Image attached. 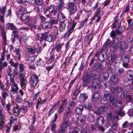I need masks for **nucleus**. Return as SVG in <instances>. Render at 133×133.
Masks as SVG:
<instances>
[{
	"label": "nucleus",
	"instance_id": "1a4fd4ad",
	"mask_svg": "<svg viewBox=\"0 0 133 133\" xmlns=\"http://www.w3.org/2000/svg\"><path fill=\"white\" fill-rule=\"evenodd\" d=\"M18 14L22 15L21 18L25 24V22L24 20L23 19V18L25 16H26V15H28V17L27 18L29 19H30L31 18L29 17V14L25 12V11L23 8H21L19 10Z\"/></svg>",
	"mask_w": 133,
	"mask_h": 133
},
{
	"label": "nucleus",
	"instance_id": "de8ad7c7",
	"mask_svg": "<svg viewBox=\"0 0 133 133\" xmlns=\"http://www.w3.org/2000/svg\"><path fill=\"white\" fill-rule=\"evenodd\" d=\"M111 42L109 39H107L104 44V46L106 48H108L110 45Z\"/></svg>",
	"mask_w": 133,
	"mask_h": 133
},
{
	"label": "nucleus",
	"instance_id": "473e14b6",
	"mask_svg": "<svg viewBox=\"0 0 133 133\" xmlns=\"http://www.w3.org/2000/svg\"><path fill=\"white\" fill-rule=\"evenodd\" d=\"M118 116H116L114 117H113V114L112 113H110L108 114V118L109 120L111 121H113L116 118H117Z\"/></svg>",
	"mask_w": 133,
	"mask_h": 133
},
{
	"label": "nucleus",
	"instance_id": "9b49d317",
	"mask_svg": "<svg viewBox=\"0 0 133 133\" xmlns=\"http://www.w3.org/2000/svg\"><path fill=\"white\" fill-rule=\"evenodd\" d=\"M5 53L4 52H3L1 54V58H0V70H2V68L6 66L7 65V64L6 62H5L3 63H2L1 62L3 61L4 59Z\"/></svg>",
	"mask_w": 133,
	"mask_h": 133
},
{
	"label": "nucleus",
	"instance_id": "a878e982",
	"mask_svg": "<svg viewBox=\"0 0 133 133\" xmlns=\"http://www.w3.org/2000/svg\"><path fill=\"white\" fill-rule=\"evenodd\" d=\"M51 25L49 22H45L42 25V28L44 29H46L49 28L51 27Z\"/></svg>",
	"mask_w": 133,
	"mask_h": 133
},
{
	"label": "nucleus",
	"instance_id": "39448f33",
	"mask_svg": "<svg viewBox=\"0 0 133 133\" xmlns=\"http://www.w3.org/2000/svg\"><path fill=\"white\" fill-rule=\"evenodd\" d=\"M10 84L11 86V91L13 92V94L17 93L19 88L14 79L10 80Z\"/></svg>",
	"mask_w": 133,
	"mask_h": 133
},
{
	"label": "nucleus",
	"instance_id": "0eeeda50",
	"mask_svg": "<svg viewBox=\"0 0 133 133\" xmlns=\"http://www.w3.org/2000/svg\"><path fill=\"white\" fill-rule=\"evenodd\" d=\"M38 79V76L35 74L32 75L31 77L30 82L31 86L33 88L35 87L36 85Z\"/></svg>",
	"mask_w": 133,
	"mask_h": 133
},
{
	"label": "nucleus",
	"instance_id": "338daca9",
	"mask_svg": "<svg viewBox=\"0 0 133 133\" xmlns=\"http://www.w3.org/2000/svg\"><path fill=\"white\" fill-rule=\"evenodd\" d=\"M112 127L114 130H116L117 128V123L114 122L112 125Z\"/></svg>",
	"mask_w": 133,
	"mask_h": 133
},
{
	"label": "nucleus",
	"instance_id": "052dcab7",
	"mask_svg": "<svg viewBox=\"0 0 133 133\" xmlns=\"http://www.w3.org/2000/svg\"><path fill=\"white\" fill-rule=\"evenodd\" d=\"M99 125H97L96 123V124H93L91 125L92 130H94L97 129V128H98L99 127Z\"/></svg>",
	"mask_w": 133,
	"mask_h": 133
},
{
	"label": "nucleus",
	"instance_id": "a18cd8bd",
	"mask_svg": "<svg viewBox=\"0 0 133 133\" xmlns=\"http://www.w3.org/2000/svg\"><path fill=\"white\" fill-rule=\"evenodd\" d=\"M88 95L87 94H83L80 95V98L83 100H84L87 99Z\"/></svg>",
	"mask_w": 133,
	"mask_h": 133
},
{
	"label": "nucleus",
	"instance_id": "603ef678",
	"mask_svg": "<svg viewBox=\"0 0 133 133\" xmlns=\"http://www.w3.org/2000/svg\"><path fill=\"white\" fill-rule=\"evenodd\" d=\"M88 20V19L87 18H86L84 20H83L82 21L80 25L79 26V28L80 29L82 28L85 22H86Z\"/></svg>",
	"mask_w": 133,
	"mask_h": 133
},
{
	"label": "nucleus",
	"instance_id": "37998d69",
	"mask_svg": "<svg viewBox=\"0 0 133 133\" xmlns=\"http://www.w3.org/2000/svg\"><path fill=\"white\" fill-rule=\"evenodd\" d=\"M71 110L69 108H68L66 110L65 115L66 117L70 116L71 114Z\"/></svg>",
	"mask_w": 133,
	"mask_h": 133
},
{
	"label": "nucleus",
	"instance_id": "5fc2aeb1",
	"mask_svg": "<svg viewBox=\"0 0 133 133\" xmlns=\"http://www.w3.org/2000/svg\"><path fill=\"white\" fill-rule=\"evenodd\" d=\"M79 93V91L77 89L75 90L72 95L73 98H76Z\"/></svg>",
	"mask_w": 133,
	"mask_h": 133
},
{
	"label": "nucleus",
	"instance_id": "7ed1b4c3",
	"mask_svg": "<svg viewBox=\"0 0 133 133\" xmlns=\"http://www.w3.org/2000/svg\"><path fill=\"white\" fill-rule=\"evenodd\" d=\"M103 99L105 101L108 100H109L110 106L111 108H114L116 106L117 99L114 98L111 94L108 93L105 94L103 97Z\"/></svg>",
	"mask_w": 133,
	"mask_h": 133
},
{
	"label": "nucleus",
	"instance_id": "6e6552de",
	"mask_svg": "<svg viewBox=\"0 0 133 133\" xmlns=\"http://www.w3.org/2000/svg\"><path fill=\"white\" fill-rule=\"evenodd\" d=\"M68 8L69 10L70 14L72 15L76 12L77 10V6L75 4L71 3H69Z\"/></svg>",
	"mask_w": 133,
	"mask_h": 133
},
{
	"label": "nucleus",
	"instance_id": "c756f323",
	"mask_svg": "<svg viewBox=\"0 0 133 133\" xmlns=\"http://www.w3.org/2000/svg\"><path fill=\"white\" fill-rule=\"evenodd\" d=\"M26 79H22L20 80V84L22 88L23 89H25L26 86Z\"/></svg>",
	"mask_w": 133,
	"mask_h": 133
},
{
	"label": "nucleus",
	"instance_id": "13d9d810",
	"mask_svg": "<svg viewBox=\"0 0 133 133\" xmlns=\"http://www.w3.org/2000/svg\"><path fill=\"white\" fill-rule=\"evenodd\" d=\"M128 24V27L129 28L133 24V22H132V19H129L127 21Z\"/></svg>",
	"mask_w": 133,
	"mask_h": 133
},
{
	"label": "nucleus",
	"instance_id": "58836bf2",
	"mask_svg": "<svg viewBox=\"0 0 133 133\" xmlns=\"http://www.w3.org/2000/svg\"><path fill=\"white\" fill-rule=\"evenodd\" d=\"M84 108L88 110L90 109L92 107L91 104L89 102H86L84 104Z\"/></svg>",
	"mask_w": 133,
	"mask_h": 133
},
{
	"label": "nucleus",
	"instance_id": "09e8293b",
	"mask_svg": "<svg viewBox=\"0 0 133 133\" xmlns=\"http://www.w3.org/2000/svg\"><path fill=\"white\" fill-rule=\"evenodd\" d=\"M109 76V74L107 72H104L102 75V77L104 79H107Z\"/></svg>",
	"mask_w": 133,
	"mask_h": 133
},
{
	"label": "nucleus",
	"instance_id": "2f4dec72",
	"mask_svg": "<svg viewBox=\"0 0 133 133\" xmlns=\"http://www.w3.org/2000/svg\"><path fill=\"white\" fill-rule=\"evenodd\" d=\"M27 51L29 54H33L36 52V49L35 48H27Z\"/></svg>",
	"mask_w": 133,
	"mask_h": 133
},
{
	"label": "nucleus",
	"instance_id": "72a5a7b5",
	"mask_svg": "<svg viewBox=\"0 0 133 133\" xmlns=\"http://www.w3.org/2000/svg\"><path fill=\"white\" fill-rule=\"evenodd\" d=\"M124 71V69L122 68H119L115 71L116 75H119L123 73Z\"/></svg>",
	"mask_w": 133,
	"mask_h": 133
},
{
	"label": "nucleus",
	"instance_id": "3c124183",
	"mask_svg": "<svg viewBox=\"0 0 133 133\" xmlns=\"http://www.w3.org/2000/svg\"><path fill=\"white\" fill-rule=\"evenodd\" d=\"M4 119L0 118V129L3 128L4 126Z\"/></svg>",
	"mask_w": 133,
	"mask_h": 133
},
{
	"label": "nucleus",
	"instance_id": "7c9ffc66",
	"mask_svg": "<svg viewBox=\"0 0 133 133\" xmlns=\"http://www.w3.org/2000/svg\"><path fill=\"white\" fill-rule=\"evenodd\" d=\"M49 22L50 24H57L58 23V21L57 19L54 17H52L49 20Z\"/></svg>",
	"mask_w": 133,
	"mask_h": 133
},
{
	"label": "nucleus",
	"instance_id": "c85d7f7f",
	"mask_svg": "<svg viewBox=\"0 0 133 133\" xmlns=\"http://www.w3.org/2000/svg\"><path fill=\"white\" fill-rule=\"evenodd\" d=\"M6 27L8 29L12 30L15 28V26L13 23H8L6 24Z\"/></svg>",
	"mask_w": 133,
	"mask_h": 133
},
{
	"label": "nucleus",
	"instance_id": "ddd939ff",
	"mask_svg": "<svg viewBox=\"0 0 133 133\" xmlns=\"http://www.w3.org/2000/svg\"><path fill=\"white\" fill-rule=\"evenodd\" d=\"M118 47L120 50L122 51L127 48V46L125 42H122L118 44Z\"/></svg>",
	"mask_w": 133,
	"mask_h": 133
},
{
	"label": "nucleus",
	"instance_id": "f03ea898",
	"mask_svg": "<svg viewBox=\"0 0 133 133\" xmlns=\"http://www.w3.org/2000/svg\"><path fill=\"white\" fill-rule=\"evenodd\" d=\"M44 13L46 16L50 17L53 15L55 16L57 13V9L55 6L54 5H51L45 9L44 10Z\"/></svg>",
	"mask_w": 133,
	"mask_h": 133
},
{
	"label": "nucleus",
	"instance_id": "bf43d9fd",
	"mask_svg": "<svg viewBox=\"0 0 133 133\" xmlns=\"http://www.w3.org/2000/svg\"><path fill=\"white\" fill-rule=\"evenodd\" d=\"M129 123L128 121H125L122 124V127L123 128H126L128 127Z\"/></svg>",
	"mask_w": 133,
	"mask_h": 133
},
{
	"label": "nucleus",
	"instance_id": "f3484780",
	"mask_svg": "<svg viewBox=\"0 0 133 133\" xmlns=\"http://www.w3.org/2000/svg\"><path fill=\"white\" fill-rule=\"evenodd\" d=\"M19 108V106L17 104L14 105L13 111L14 115L16 116H18L20 112V110Z\"/></svg>",
	"mask_w": 133,
	"mask_h": 133
},
{
	"label": "nucleus",
	"instance_id": "f8f14e48",
	"mask_svg": "<svg viewBox=\"0 0 133 133\" xmlns=\"http://www.w3.org/2000/svg\"><path fill=\"white\" fill-rule=\"evenodd\" d=\"M94 70L98 71H102L104 69V67L103 66L102 64L99 63H94Z\"/></svg>",
	"mask_w": 133,
	"mask_h": 133
},
{
	"label": "nucleus",
	"instance_id": "cd10ccee",
	"mask_svg": "<svg viewBox=\"0 0 133 133\" xmlns=\"http://www.w3.org/2000/svg\"><path fill=\"white\" fill-rule=\"evenodd\" d=\"M83 106L82 105H78L76 110V112L77 114L81 113L83 111Z\"/></svg>",
	"mask_w": 133,
	"mask_h": 133
},
{
	"label": "nucleus",
	"instance_id": "e2e57ef3",
	"mask_svg": "<svg viewBox=\"0 0 133 133\" xmlns=\"http://www.w3.org/2000/svg\"><path fill=\"white\" fill-rule=\"evenodd\" d=\"M116 31H112L110 33V35L112 37V38L114 37H116Z\"/></svg>",
	"mask_w": 133,
	"mask_h": 133
},
{
	"label": "nucleus",
	"instance_id": "a19ab883",
	"mask_svg": "<svg viewBox=\"0 0 133 133\" xmlns=\"http://www.w3.org/2000/svg\"><path fill=\"white\" fill-rule=\"evenodd\" d=\"M62 45V44H56L55 46V49L58 52H59Z\"/></svg>",
	"mask_w": 133,
	"mask_h": 133
},
{
	"label": "nucleus",
	"instance_id": "6e6d98bb",
	"mask_svg": "<svg viewBox=\"0 0 133 133\" xmlns=\"http://www.w3.org/2000/svg\"><path fill=\"white\" fill-rule=\"evenodd\" d=\"M69 106L68 108H70L72 110L74 109L75 107V104L74 103L71 102L69 103L68 105Z\"/></svg>",
	"mask_w": 133,
	"mask_h": 133
},
{
	"label": "nucleus",
	"instance_id": "bb28decb",
	"mask_svg": "<svg viewBox=\"0 0 133 133\" xmlns=\"http://www.w3.org/2000/svg\"><path fill=\"white\" fill-rule=\"evenodd\" d=\"M15 94V95L14 96L12 95L11 97L14 98L18 103H21L22 102L21 98L20 97V96L17 93Z\"/></svg>",
	"mask_w": 133,
	"mask_h": 133
},
{
	"label": "nucleus",
	"instance_id": "2eb2a0df",
	"mask_svg": "<svg viewBox=\"0 0 133 133\" xmlns=\"http://www.w3.org/2000/svg\"><path fill=\"white\" fill-rule=\"evenodd\" d=\"M105 120L103 117L102 116L99 117L96 119V124L99 126H101L103 124Z\"/></svg>",
	"mask_w": 133,
	"mask_h": 133
},
{
	"label": "nucleus",
	"instance_id": "6ab92c4d",
	"mask_svg": "<svg viewBox=\"0 0 133 133\" xmlns=\"http://www.w3.org/2000/svg\"><path fill=\"white\" fill-rule=\"evenodd\" d=\"M69 120L68 118L65 119L64 121L63 122L62 126V128L66 129L69 125Z\"/></svg>",
	"mask_w": 133,
	"mask_h": 133
},
{
	"label": "nucleus",
	"instance_id": "dca6fc26",
	"mask_svg": "<svg viewBox=\"0 0 133 133\" xmlns=\"http://www.w3.org/2000/svg\"><path fill=\"white\" fill-rule=\"evenodd\" d=\"M100 92L97 90V91H95L92 97V100L93 101L96 102L98 101L99 98Z\"/></svg>",
	"mask_w": 133,
	"mask_h": 133
},
{
	"label": "nucleus",
	"instance_id": "79ce46f5",
	"mask_svg": "<svg viewBox=\"0 0 133 133\" xmlns=\"http://www.w3.org/2000/svg\"><path fill=\"white\" fill-rule=\"evenodd\" d=\"M91 37L90 39V35L89 34H87L85 38V42H87L89 40H90L89 42H90L92 39V36L91 35Z\"/></svg>",
	"mask_w": 133,
	"mask_h": 133
},
{
	"label": "nucleus",
	"instance_id": "4be33fe9",
	"mask_svg": "<svg viewBox=\"0 0 133 133\" xmlns=\"http://www.w3.org/2000/svg\"><path fill=\"white\" fill-rule=\"evenodd\" d=\"M12 71V70L10 68L8 67L7 69V72L8 75L10 76V80L14 79L15 76V75L13 74H10Z\"/></svg>",
	"mask_w": 133,
	"mask_h": 133
},
{
	"label": "nucleus",
	"instance_id": "e433bc0d",
	"mask_svg": "<svg viewBox=\"0 0 133 133\" xmlns=\"http://www.w3.org/2000/svg\"><path fill=\"white\" fill-rule=\"evenodd\" d=\"M88 118L89 121L91 122H93L95 120L94 116L92 114L90 113V112H89Z\"/></svg>",
	"mask_w": 133,
	"mask_h": 133
},
{
	"label": "nucleus",
	"instance_id": "4468645a",
	"mask_svg": "<svg viewBox=\"0 0 133 133\" xmlns=\"http://www.w3.org/2000/svg\"><path fill=\"white\" fill-rule=\"evenodd\" d=\"M123 106H120L116 110V113L121 117L124 116L125 115V112L123 111Z\"/></svg>",
	"mask_w": 133,
	"mask_h": 133
},
{
	"label": "nucleus",
	"instance_id": "393cba45",
	"mask_svg": "<svg viewBox=\"0 0 133 133\" xmlns=\"http://www.w3.org/2000/svg\"><path fill=\"white\" fill-rule=\"evenodd\" d=\"M121 23H119L118 26V29L115 30L116 34L117 35L121 34L123 32V30L121 25Z\"/></svg>",
	"mask_w": 133,
	"mask_h": 133
},
{
	"label": "nucleus",
	"instance_id": "774afa93",
	"mask_svg": "<svg viewBox=\"0 0 133 133\" xmlns=\"http://www.w3.org/2000/svg\"><path fill=\"white\" fill-rule=\"evenodd\" d=\"M42 33H39L37 35V38L38 40L40 41L43 40L42 36Z\"/></svg>",
	"mask_w": 133,
	"mask_h": 133
},
{
	"label": "nucleus",
	"instance_id": "c03bdc74",
	"mask_svg": "<svg viewBox=\"0 0 133 133\" xmlns=\"http://www.w3.org/2000/svg\"><path fill=\"white\" fill-rule=\"evenodd\" d=\"M28 2L27 1L25 0H21L18 2V3L21 4V5H27Z\"/></svg>",
	"mask_w": 133,
	"mask_h": 133
},
{
	"label": "nucleus",
	"instance_id": "aec40b11",
	"mask_svg": "<svg viewBox=\"0 0 133 133\" xmlns=\"http://www.w3.org/2000/svg\"><path fill=\"white\" fill-rule=\"evenodd\" d=\"M66 105L67 104L66 103L64 102H63V103L59 108L58 113L59 114L62 113Z\"/></svg>",
	"mask_w": 133,
	"mask_h": 133
},
{
	"label": "nucleus",
	"instance_id": "ea45409f",
	"mask_svg": "<svg viewBox=\"0 0 133 133\" xmlns=\"http://www.w3.org/2000/svg\"><path fill=\"white\" fill-rule=\"evenodd\" d=\"M111 80L112 81L115 83H117L118 82L119 79L116 77L115 75H112L111 77Z\"/></svg>",
	"mask_w": 133,
	"mask_h": 133
},
{
	"label": "nucleus",
	"instance_id": "c9c22d12",
	"mask_svg": "<svg viewBox=\"0 0 133 133\" xmlns=\"http://www.w3.org/2000/svg\"><path fill=\"white\" fill-rule=\"evenodd\" d=\"M59 12L57 15V18L59 20L61 19V18L63 19L65 18V17L64 15L60 11H59Z\"/></svg>",
	"mask_w": 133,
	"mask_h": 133
},
{
	"label": "nucleus",
	"instance_id": "20e7f679",
	"mask_svg": "<svg viewBox=\"0 0 133 133\" xmlns=\"http://www.w3.org/2000/svg\"><path fill=\"white\" fill-rule=\"evenodd\" d=\"M26 16H25L23 18V19L25 22V24H27L30 28L34 27L36 29H40V28L38 26L33 24H34L33 19L31 18L29 19L27 18L28 17V15Z\"/></svg>",
	"mask_w": 133,
	"mask_h": 133
},
{
	"label": "nucleus",
	"instance_id": "a211bd4d",
	"mask_svg": "<svg viewBox=\"0 0 133 133\" xmlns=\"http://www.w3.org/2000/svg\"><path fill=\"white\" fill-rule=\"evenodd\" d=\"M86 117L84 116L81 115L78 116L77 118V122H80L81 123H84Z\"/></svg>",
	"mask_w": 133,
	"mask_h": 133
},
{
	"label": "nucleus",
	"instance_id": "8fccbe9b",
	"mask_svg": "<svg viewBox=\"0 0 133 133\" xmlns=\"http://www.w3.org/2000/svg\"><path fill=\"white\" fill-rule=\"evenodd\" d=\"M35 118L34 117H32L33 121L32 122V124L29 127V129L31 130L32 131L34 129V126L32 124H34L35 120Z\"/></svg>",
	"mask_w": 133,
	"mask_h": 133
},
{
	"label": "nucleus",
	"instance_id": "412c9836",
	"mask_svg": "<svg viewBox=\"0 0 133 133\" xmlns=\"http://www.w3.org/2000/svg\"><path fill=\"white\" fill-rule=\"evenodd\" d=\"M127 77L129 80H131L133 79V71L131 70H129L127 72Z\"/></svg>",
	"mask_w": 133,
	"mask_h": 133
},
{
	"label": "nucleus",
	"instance_id": "9d476101",
	"mask_svg": "<svg viewBox=\"0 0 133 133\" xmlns=\"http://www.w3.org/2000/svg\"><path fill=\"white\" fill-rule=\"evenodd\" d=\"M122 90L123 89L122 88H119L116 87H111L110 89V90L111 92L116 95L119 94Z\"/></svg>",
	"mask_w": 133,
	"mask_h": 133
},
{
	"label": "nucleus",
	"instance_id": "b1692460",
	"mask_svg": "<svg viewBox=\"0 0 133 133\" xmlns=\"http://www.w3.org/2000/svg\"><path fill=\"white\" fill-rule=\"evenodd\" d=\"M101 11L100 7L98 8L97 10L96 11L95 13L94 16L91 18V21H92L95 19V17H97L98 16H99V15L100 14V12Z\"/></svg>",
	"mask_w": 133,
	"mask_h": 133
},
{
	"label": "nucleus",
	"instance_id": "49530a36",
	"mask_svg": "<svg viewBox=\"0 0 133 133\" xmlns=\"http://www.w3.org/2000/svg\"><path fill=\"white\" fill-rule=\"evenodd\" d=\"M3 36H2V39L3 40V44L4 46V47L5 48V46L6 45V37L5 35H4V33H2Z\"/></svg>",
	"mask_w": 133,
	"mask_h": 133
},
{
	"label": "nucleus",
	"instance_id": "864d4df0",
	"mask_svg": "<svg viewBox=\"0 0 133 133\" xmlns=\"http://www.w3.org/2000/svg\"><path fill=\"white\" fill-rule=\"evenodd\" d=\"M24 65L23 64H21L19 65V69L20 70L19 72H21L24 71Z\"/></svg>",
	"mask_w": 133,
	"mask_h": 133
},
{
	"label": "nucleus",
	"instance_id": "f257e3e1",
	"mask_svg": "<svg viewBox=\"0 0 133 133\" xmlns=\"http://www.w3.org/2000/svg\"><path fill=\"white\" fill-rule=\"evenodd\" d=\"M94 75L92 71H86L82 78L83 83L86 86H92L95 89L98 88L99 86L98 83L94 82H93V84L91 83L92 81L91 78L94 77Z\"/></svg>",
	"mask_w": 133,
	"mask_h": 133
},
{
	"label": "nucleus",
	"instance_id": "680f3d73",
	"mask_svg": "<svg viewBox=\"0 0 133 133\" xmlns=\"http://www.w3.org/2000/svg\"><path fill=\"white\" fill-rule=\"evenodd\" d=\"M12 30V33L14 34V35L17 36L18 34V32L16 27H15L14 30Z\"/></svg>",
	"mask_w": 133,
	"mask_h": 133
},
{
	"label": "nucleus",
	"instance_id": "4d7b16f0",
	"mask_svg": "<svg viewBox=\"0 0 133 133\" xmlns=\"http://www.w3.org/2000/svg\"><path fill=\"white\" fill-rule=\"evenodd\" d=\"M71 132H72V133H81L82 131L79 129L77 128L74 129Z\"/></svg>",
	"mask_w": 133,
	"mask_h": 133
},
{
	"label": "nucleus",
	"instance_id": "4c0bfd02",
	"mask_svg": "<svg viewBox=\"0 0 133 133\" xmlns=\"http://www.w3.org/2000/svg\"><path fill=\"white\" fill-rule=\"evenodd\" d=\"M117 47H118V45H117V44L114 43H112L110 45V48L111 50L112 51H114L117 48Z\"/></svg>",
	"mask_w": 133,
	"mask_h": 133
},
{
	"label": "nucleus",
	"instance_id": "0e129e2a",
	"mask_svg": "<svg viewBox=\"0 0 133 133\" xmlns=\"http://www.w3.org/2000/svg\"><path fill=\"white\" fill-rule=\"evenodd\" d=\"M64 4L63 2H60V3L58 4L57 7L58 9V11H60L61 8L63 6Z\"/></svg>",
	"mask_w": 133,
	"mask_h": 133
},
{
	"label": "nucleus",
	"instance_id": "f704fd0d",
	"mask_svg": "<svg viewBox=\"0 0 133 133\" xmlns=\"http://www.w3.org/2000/svg\"><path fill=\"white\" fill-rule=\"evenodd\" d=\"M65 24L64 23H63L60 24L59 26V31L62 32L64 31L65 29Z\"/></svg>",
	"mask_w": 133,
	"mask_h": 133
},
{
	"label": "nucleus",
	"instance_id": "423d86ee",
	"mask_svg": "<svg viewBox=\"0 0 133 133\" xmlns=\"http://www.w3.org/2000/svg\"><path fill=\"white\" fill-rule=\"evenodd\" d=\"M57 35L58 32L57 31H53L51 34L48 33L46 39L47 41L49 42L53 41L56 39Z\"/></svg>",
	"mask_w": 133,
	"mask_h": 133
},
{
	"label": "nucleus",
	"instance_id": "69168bd1",
	"mask_svg": "<svg viewBox=\"0 0 133 133\" xmlns=\"http://www.w3.org/2000/svg\"><path fill=\"white\" fill-rule=\"evenodd\" d=\"M5 11V8L4 6L2 7V8L0 9V11L2 15H4Z\"/></svg>",
	"mask_w": 133,
	"mask_h": 133
},
{
	"label": "nucleus",
	"instance_id": "5701e85b",
	"mask_svg": "<svg viewBox=\"0 0 133 133\" xmlns=\"http://www.w3.org/2000/svg\"><path fill=\"white\" fill-rule=\"evenodd\" d=\"M106 55V53L105 52L101 53L98 56V60L101 62H103L105 59L104 56Z\"/></svg>",
	"mask_w": 133,
	"mask_h": 133
}]
</instances>
